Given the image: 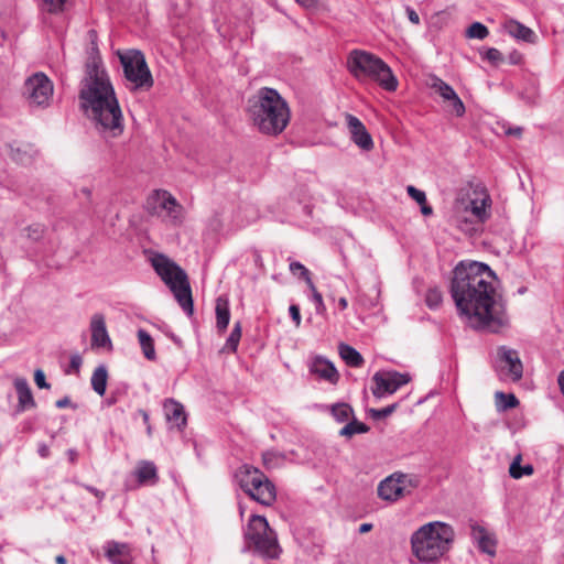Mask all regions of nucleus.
<instances>
[{
	"instance_id": "58",
	"label": "nucleus",
	"mask_w": 564,
	"mask_h": 564,
	"mask_svg": "<svg viewBox=\"0 0 564 564\" xmlns=\"http://www.w3.org/2000/svg\"><path fill=\"white\" fill-rule=\"evenodd\" d=\"M371 529H372V524H371V523H362V524L359 527V533H367V532H369Z\"/></svg>"
},
{
	"instance_id": "62",
	"label": "nucleus",
	"mask_w": 564,
	"mask_h": 564,
	"mask_svg": "<svg viewBox=\"0 0 564 564\" xmlns=\"http://www.w3.org/2000/svg\"><path fill=\"white\" fill-rule=\"evenodd\" d=\"M82 193H83L86 197H90V195H91L90 189H89V188H87V187L82 188Z\"/></svg>"
},
{
	"instance_id": "56",
	"label": "nucleus",
	"mask_w": 564,
	"mask_h": 564,
	"mask_svg": "<svg viewBox=\"0 0 564 564\" xmlns=\"http://www.w3.org/2000/svg\"><path fill=\"white\" fill-rule=\"evenodd\" d=\"M67 455H68L70 463H75L77 459V456H78L76 449H73V448L67 451Z\"/></svg>"
},
{
	"instance_id": "44",
	"label": "nucleus",
	"mask_w": 564,
	"mask_h": 564,
	"mask_svg": "<svg viewBox=\"0 0 564 564\" xmlns=\"http://www.w3.org/2000/svg\"><path fill=\"white\" fill-rule=\"evenodd\" d=\"M409 196L414 199L419 205L426 203V195L423 191L417 189L413 185L406 187Z\"/></svg>"
},
{
	"instance_id": "12",
	"label": "nucleus",
	"mask_w": 564,
	"mask_h": 564,
	"mask_svg": "<svg viewBox=\"0 0 564 564\" xmlns=\"http://www.w3.org/2000/svg\"><path fill=\"white\" fill-rule=\"evenodd\" d=\"M416 487V480L403 473H393L378 485V496L386 501L394 502Z\"/></svg>"
},
{
	"instance_id": "54",
	"label": "nucleus",
	"mask_w": 564,
	"mask_h": 564,
	"mask_svg": "<svg viewBox=\"0 0 564 564\" xmlns=\"http://www.w3.org/2000/svg\"><path fill=\"white\" fill-rule=\"evenodd\" d=\"M290 117H291L290 108H289L288 104L284 101V121H283L284 128H286V126L290 121Z\"/></svg>"
},
{
	"instance_id": "37",
	"label": "nucleus",
	"mask_w": 564,
	"mask_h": 564,
	"mask_svg": "<svg viewBox=\"0 0 564 564\" xmlns=\"http://www.w3.org/2000/svg\"><path fill=\"white\" fill-rule=\"evenodd\" d=\"M489 34L488 28L480 23V22H474L469 25V28L466 30V36L469 39H478L484 40Z\"/></svg>"
},
{
	"instance_id": "15",
	"label": "nucleus",
	"mask_w": 564,
	"mask_h": 564,
	"mask_svg": "<svg viewBox=\"0 0 564 564\" xmlns=\"http://www.w3.org/2000/svg\"><path fill=\"white\" fill-rule=\"evenodd\" d=\"M408 373H400L398 371H378L373 375L372 381L375 387L371 388L372 394L381 399L387 394L394 393L399 388L410 381Z\"/></svg>"
},
{
	"instance_id": "45",
	"label": "nucleus",
	"mask_w": 564,
	"mask_h": 564,
	"mask_svg": "<svg viewBox=\"0 0 564 564\" xmlns=\"http://www.w3.org/2000/svg\"><path fill=\"white\" fill-rule=\"evenodd\" d=\"M485 58L496 65L503 61L502 54L495 47H490L486 51Z\"/></svg>"
},
{
	"instance_id": "6",
	"label": "nucleus",
	"mask_w": 564,
	"mask_h": 564,
	"mask_svg": "<svg viewBox=\"0 0 564 564\" xmlns=\"http://www.w3.org/2000/svg\"><path fill=\"white\" fill-rule=\"evenodd\" d=\"M150 263L155 273L173 293L182 310L188 316H192L194 313V304L191 284L185 270L174 260L159 252H154L150 257Z\"/></svg>"
},
{
	"instance_id": "2",
	"label": "nucleus",
	"mask_w": 564,
	"mask_h": 564,
	"mask_svg": "<svg viewBox=\"0 0 564 564\" xmlns=\"http://www.w3.org/2000/svg\"><path fill=\"white\" fill-rule=\"evenodd\" d=\"M88 35L91 53L86 63V76L79 91L82 108L104 139L118 138L124 130L122 110L98 56L97 33L89 30Z\"/></svg>"
},
{
	"instance_id": "34",
	"label": "nucleus",
	"mask_w": 564,
	"mask_h": 564,
	"mask_svg": "<svg viewBox=\"0 0 564 564\" xmlns=\"http://www.w3.org/2000/svg\"><path fill=\"white\" fill-rule=\"evenodd\" d=\"M430 86L443 98L444 101H446L454 93H456L452 86L436 76L431 78Z\"/></svg>"
},
{
	"instance_id": "63",
	"label": "nucleus",
	"mask_w": 564,
	"mask_h": 564,
	"mask_svg": "<svg viewBox=\"0 0 564 564\" xmlns=\"http://www.w3.org/2000/svg\"><path fill=\"white\" fill-rule=\"evenodd\" d=\"M142 417H143L144 423L149 422V414L145 411H142Z\"/></svg>"
},
{
	"instance_id": "42",
	"label": "nucleus",
	"mask_w": 564,
	"mask_h": 564,
	"mask_svg": "<svg viewBox=\"0 0 564 564\" xmlns=\"http://www.w3.org/2000/svg\"><path fill=\"white\" fill-rule=\"evenodd\" d=\"M26 236L32 241H39L44 236L45 227L41 224H33L25 228Z\"/></svg>"
},
{
	"instance_id": "29",
	"label": "nucleus",
	"mask_w": 564,
	"mask_h": 564,
	"mask_svg": "<svg viewBox=\"0 0 564 564\" xmlns=\"http://www.w3.org/2000/svg\"><path fill=\"white\" fill-rule=\"evenodd\" d=\"M291 274L299 281L306 283L308 288H313V280L311 271L299 261H291L289 265Z\"/></svg>"
},
{
	"instance_id": "38",
	"label": "nucleus",
	"mask_w": 564,
	"mask_h": 564,
	"mask_svg": "<svg viewBox=\"0 0 564 564\" xmlns=\"http://www.w3.org/2000/svg\"><path fill=\"white\" fill-rule=\"evenodd\" d=\"M241 338V324L240 322L235 323L234 328L227 338L225 349L235 352Z\"/></svg>"
},
{
	"instance_id": "19",
	"label": "nucleus",
	"mask_w": 564,
	"mask_h": 564,
	"mask_svg": "<svg viewBox=\"0 0 564 564\" xmlns=\"http://www.w3.org/2000/svg\"><path fill=\"white\" fill-rule=\"evenodd\" d=\"M105 555L112 564H130L131 550L127 543L109 541L105 545Z\"/></svg>"
},
{
	"instance_id": "51",
	"label": "nucleus",
	"mask_w": 564,
	"mask_h": 564,
	"mask_svg": "<svg viewBox=\"0 0 564 564\" xmlns=\"http://www.w3.org/2000/svg\"><path fill=\"white\" fill-rule=\"evenodd\" d=\"M300 6L306 9L316 8L318 4V0H295Z\"/></svg>"
},
{
	"instance_id": "52",
	"label": "nucleus",
	"mask_w": 564,
	"mask_h": 564,
	"mask_svg": "<svg viewBox=\"0 0 564 564\" xmlns=\"http://www.w3.org/2000/svg\"><path fill=\"white\" fill-rule=\"evenodd\" d=\"M55 405L58 409L66 408V406L70 405V399L68 397H64V398L57 400Z\"/></svg>"
},
{
	"instance_id": "24",
	"label": "nucleus",
	"mask_w": 564,
	"mask_h": 564,
	"mask_svg": "<svg viewBox=\"0 0 564 564\" xmlns=\"http://www.w3.org/2000/svg\"><path fill=\"white\" fill-rule=\"evenodd\" d=\"M134 475L139 485H155L159 481L156 466L153 462L141 460L138 463Z\"/></svg>"
},
{
	"instance_id": "50",
	"label": "nucleus",
	"mask_w": 564,
	"mask_h": 564,
	"mask_svg": "<svg viewBox=\"0 0 564 564\" xmlns=\"http://www.w3.org/2000/svg\"><path fill=\"white\" fill-rule=\"evenodd\" d=\"M83 487L93 494L96 498H98L99 501H101L105 498V492L97 489L96 487L89 486V485H83Z\"/></svg>"
},
{
	"instance_id": "4",
	"label": "nucleus",
	"mask_w": 564,
	"mask_h": 564,
	"mask_svg": "<svg viewBox=\"0 0 564 564\" xmlns=\"http://www.w3.org/2000/svg\"><path fill=\"white\" fill-rule=\"evenodd\" d=\"M455 531L452 525L434 521L420 527L411 535L413 555L422 563H434L452 547Z\"/></svg>"
},
{
	"instance_id": "47",
	"label": "nucleus",
	"mask_w": 564,
	"mask_h": 564,
	"mask_svg": "<svg viewBox=\"0 0 564 564\" xmlns=\"http://www.w3.org/2000/svg\"><path fill=\"white\" fill-rule=\"evenodd\" d=\"M289 313H290L292 321L295 324V327H299L301 325V321H302L300 307L296 304H292L289 307Z\"/></svg>"
},
{
	"instance_id": "26",
	"label": "nucleus",
	"mask_w": 564,
	"mask_h": 564,
	"mask_svg": "<svg viewBox=\"0 0 564 564\" xmlns=\"http://www.w3.org/2000/svg\"><path fill=\"white\" fill-rule=\"evenodd\" d=\"M216 327L218 332L224 333L230 321L229 302L225 297H218L216 300Z\"/></svg>"
},
{
	"instance_id": "28",
	"label": "nucleus",
	"mask_w": 564,
	"mask_h": 564,
	"mask_svg": "<svg viewBox=\"0 0 564 564\" xmlns=\"http://www.w3.org/2000/svg\"><path fill=\"white\" fill-rule=\"evenodd\" d=\"M107 380H108V371H107L106 366H104V365L98 366L93 372L90 383H91L93 390L100 397H102L106 392Z\"/></svg>"
},
{
	"instance_id": "11",
	"label": "nucleus",
	"mask_w": 564,
	"mask_h": 564,
	"mask_svg": "<svg viewBox=\"0 0 564 564\" xmlns=\"http://www.w3.org/2000/svg\"><path fill=\"white\" fill-rule=\"evenodd\" d=\"M53 83L42 72L28 77L23 85V97L31 107H47L53 96Z\"/></svg>"
},
{
	"instance_id": "7",
	"label": "nucleus",
	"mask_w": 564,
	"mask_h": 564,
	"mask_svg": "<svg viewBox=\"0 0 564 564\" xmlns=\"http://www.w3.org/2000/svg\"><path fill=\"white\" fill-rule=\"evenodd\" d=\"M347 66L351 75L360 82L369 78L387 91H395L398 88V79L391 68L380 57L369 52L351 51L347 58Z\"/></svg>"
},
{
	"instance_id": "20",
	"label": "nucleus",
	"mask_w": 564,
	"mask_h": 564,
	"mask_svg": "<svg viewBox=\"0 0 564 564\" xmlns=\"http://www.w3.org/2000/svg\"><path fill=\"white\" fill-rule=\"evenodd\" d=\"M470 535L473 540L477 543L478 549L488 555H495L496 553V540L492 534H490L484 527L478 523H473L470 525Z\"/></svg>"
},
{
	"instance_id": "46",
	"label": "nucleus",
	"mask_w": 564,
	"mask_h": 564,
	"mask_svg": "<svg viewBox=\"0 0 564 564\" xmlns=\"http://www.w3.org/2000/svg\"><path fill=\"white\" fill-rule=\"evenodd\" d=\"M34 381L40 389H50L51 384L46 382L43 370L36 369L34 372Z\"/></svg>"
},
{
	"instance_id": "57",
	"label": "nucleus",
	"mask_w": 564,
	"mask_h": 564,
	"mask_svg": "<svg viewBox=\"0 0 564 564\" xmlns=\"http://www.w3.org/2000/svg\"><path fill=\"white\" fill-rule=\"evenodd\" d=\"M507 133L511 134V135L520 137L522 133V128H520V127L511 128L507 131Z\"/></svg>"
},
{
	"instance_id": "48",
	"label": "nucleus",
	"mask_w": 564,
	"mask_h": 564,
	"mask_svg": "<svg viewBox=\"0 0 564 564\" xmlns=\"http://www.w3.org/2000/svg\"><path fill=\"white\" fill-rule=\"evenodd\" d=\"M82 362H83L82 357L78 354L73 355L69 360V368L72 370L78 372V370L82 366Z\"/></svg>"
},
{
	"instance_id": "60",
	"label": "nucleus",
	"mask_w": 564,
	"mask_h": 564,
	"mask_svg": "<svg viewBox=\"0 0 564 564\" xmlns=\"http://www.w3.org/2000/svg\"><path fill=\"white\" fill-rule=\"evenodd\" d=\"M338 306H339V308H340L341 311L346 310V308H347V306H348V301H347V299H346V297H340V299L338 300Z\"/></svg>"
},
{
	"instance_id": "40",
	"label": "nucleus",
	"mask_w": 564,
	"mask_h": 564,
	"mask_svg": "<svg viewBox=\"0 0 564 564\" xmlns=\"http://www.w3.org/2000/svg\"><path fill=\"white\" fill-rule=\"evenodd\" d=\"M443 301L442 292L437 288L429 289L425 295V303L431 310H436Z\"/></svg>"
},
{
	"instance_id": "27",
	"label": "nucleus",
	"mask_w": 564,
	"mask_h": 564,
	"mask_svg": "<svg viewBox=\"0 0 564 564\" xmlns=\"http://www.w3.org/2000/svg\"><path fill=\"white\" fill-rule=\"evenodd\" d=\"M339 355L343 360L350 367H361L364 358L358 350L348 344L340 343L338 346Z\"/></svg>"
},
{
	"instance_id": "39",
	"label": "nucleus",
	"mask_w": 564,
	"mask_h": 564,
	"mask_svg": "<svg viewBox=\"0 0 564 564\" xmlns=\"http://www.w3.org/2000/svg\"><path fill=\"white\" fill-rule=\"evenodd\" d=\"M447 107L451 109V112H453L457 117H463L466 109L465 105L459 98V96L454 93L447 100Z\"/></svg>"
},
{
	"instance_id": "17",
	"label": "nucleus",
	"mask_w": 564,
	"mask_h": 564,
	"mask_svg": "<svg viewBox=\"0 0 564 564\" xmlns=\"http://www.w3.org/2000/svg\"><path fill=\"white\" fill-rule=\"evenodd\" d=\"M346 120L352 142L360 149L370 151L373 148V141L364 123L357 117L349 113L346 116Z\"/></svg>"
},
{
	"instance_id": "8",
	"label": "nucleus",
	"mask_w": 564,
	"mask_h": 564,
	"mask_svg": "<svg viewBox=\"0 0 564 564\" xmlns=\"http://www.w3.org/2000/svg\"><path fill=\"white\" fill-rule=\"evenodd\" d=\"M243 551H252L263 558H278L280 545L278 534L269 527L264 517L252 514L243 531Z\"/></svg>"
},
{
	"instance_id": "23",
	"label": "nucleus",
	"mask_w": 564,
	"mask_h": 564,
	"mask_svg": "<svg viewBox=\"0 0 564 564\" xmlns=\"http://www.w3.org/2000/svg\"><path fill=\"white\" fill-rule=\"evenodd\" d=\"M311 372L330 383H336L339 379V375L335 366L323 357H316L313 360L311 365Z\"/></svg>"
},
{
	"instance_id": "1",
	"label": "nucleus",
	"mask_w": 564,
	"mask_h": 564,
	"mask_svg": "<svg viewBox=\"0 0 564 564\" xmlns=\"http://www.w3.org/2000/svg\"><path fill=\"white\" fill-rule=\"evenodd\" d=\"M498 278L491 268L477 261H460L452 271L449 293L459 316L478 330L499 333L509 325Z\"/></svg>"
},
{
	"instance_id": "5",
	"label": "nucleus",
	"mask_w": 564,
	"mask_h": 564,
	"mask_svg": "<svg viewBox=\"0 0 564 564\" xmlns=\"http://www.w3.org/2000/svg\"><path fill=\"white\" fill-rule=\"evenodd\" d=\"M247 116L261 133L276 135L282 132V97L278 90L260 88L247 102Z\"/></svg>"
},
{
	"instance_id": "41",
	"label": "nucleus",
	"mask_w": 564,
	"mask_h": 564,
	"mask_svg": "<svg viewBox=\"0 0 564 564\" xmlns=\"http://www.w3.org/2000/svg\"><path fill=\"white\" fill-rule=\"evenodd\" d=\"M312 292L311 300L315 304V311L317 314L323 315L326 312V306L323 301L322 294L317 291L315 284H313V288H308Z\"/></svg>"
},
{
	"instance_id": "3",
	"label": "nucleus",
	"mask_w": 564,
	"mask_h": 564,
	"mask_svg": "<svg viewBox=\"0 0 564 564\" xmlns=\"http://www.w3.org/2000/svg\"><path fill=\"white\" fill-rule=\"evenodd\" d=\"M88 35L91 53L86 63V76L79 91L82 108L104 139L118 138L124 130L122 110L98 56L97 33L89 30Z\"/></svg>"
},
{
	"instance_id": "36",
	"label": "nucleus",
	"mask_w": 564,
	"mask_h": 564,
	"mask_svg": "<svg viewBox=\"0 0 564 564\" xmlns=\"http://www.w3.org/2000/svg\"><path fill=\"white\" fill-rule=\"evenodd\" d=\"M68 1L69 0H39V7L42 11L55 14L63 12Z\"/></svg>"
},
{
	"instance_id": "53",
	"label": "nucleus",
	"mask_w": 564,
	"mask_h": 564,
	"mask_svg": "<svg viewBox=\"0 0 564 564\" xmlns=\"http://www.w3.org/2000/svg\"><path fill=\"white\" fill-rule=\"evenodd\" d=\"M420 206H421V213L424 216H431L433 214V208L430 205H427L426 203H423Z\"/></svg>"
},
{
	"instance_id": "25",
	"label": "nucleus",
	"mask_w": 564,
	"mask_h": 564,
	"mask_svg": "<svg viewBox=\"0 0 564 564\" xmlns=\"http://www.w3.org/2000/svg\"><path fill=\"white\" fill-rule=\"evenodd\" d=\"M505 29L509 35L517 40H521L527 43H534L536 40L535 33L530 28L516 20H509L506 22Z\"/></svg>"
},
{
	"instance_id": "55",
	"label": "nucleus",
	"mask_w": 564,
	"mask_h": 564,
	"mask_svg": "<svg viewBox=\"0 0 564 564\" xmlns=\"http://www.w3.org/2000/svg\"><path fill=\"white\" fill-rule=\"evenodd\" d=\"M39 454L42 456V457H47L48 454H50V449L48 447L45 445V444H42L40 447H39Z\"/></svg>"
},
{
	"instance_id": "22",
	"label": "nucleus",
	"mask_w": 564,
	"mask_h": 564,
	"mask_svg": "<svg viewBox=\"0 0 564 564\" xmlns=\"http://www.w3.org/2000/svg\"><path fill=\"white\" fill-rule=\"evenodd\" d=\"M14 388L18 394L17 412L20 413L36 406L31 388L25 378H17L14 380Z\"/></svg>"
},
{
	"instance_id": "61",
	"label": "nucleus",
	"mask_w": 564,
	"mask_h": 564,
	"mask_svg": "<svg viewBox=\"0 0 564 564\" xmlns=\"http://www.w3.org/2000/svg\"><path fill=\"white\" fill-rule=\"evenodd\" d=\"M55 562H56V564H66L67 560H66V557L64 555H57L55 557Z\"/></svg>"
},
{
	"instance_id": "64",
	"label": "nucleus",
	"mask_w": 564,
	"mask_h": 564,
	"mask_svg": "<svg viewBox=\"0 0 564 564\" xmlns=\"http://www.w3.org/2000/svg\"><path fill=\"white\" fill-rule=\"evenodd\" d=\"M107 402H108V404H110V405H111V404H115V403L117 402V400H116V398H115V397H112V395H111V397L108 399V401H107Z\"/></svg>"
},
{
	"instance_id": "10",
	"label": "nucleus",
	"mask_w": 564,
	"mask_h": 564,
	"mask_svg": "<svg viewBox=\"0 0 564 564\" xmlns=\"http://www.w3.org/2000/svg\"><path fill=\"white\" fill-rule=\"evenodd\" d=\"M241 490L252 500L270 506L275 499V488L269 478L258 468L242 465L235 474Z\"/></svg>"
},
{
	"instance_id": "30",
	"label": "nucleus",
	"mask_w": 564,
	"mask_h": 564,
	"mask_svg": "<svg viewBox=\"0 0 564 564\" xmlns=\"http://www.w3.org/2000/svg\"><path fill=\"white\" fill-rule=\"evenodd\" d=\"M138 339H139V344L142 348L144 357L149 360H154L155 359V349H154V345H153V339L150 336V334L147 330L141 328L138 330Z\"/></svg>"
},
{
	"instance_id": "33",
	"label": "nucleus",
	"mask_w": 564,
	"mask_h": 564,
	"mask_svg": "<svg viewBox=\"0 0 564 564\" xmlns=\"http://www.w3.org/2000/svg\"><path fill=\"white\" fill-rule=\"evenodd\" d=\"M332 415L334 419L339 422H349L350 417H354V410L347 403H336L333 404L330 408Z\"/></svg>"
},
{
	"instance_id": "59",
	"label": "nucleus",
	"mask_w": 564,
	"mask_h": 564,
	"mask_svg": "<svg viewBox=\"0 0 564 564\" xmlns=\"http://www.w3.org/2000/svg\"><path fill=\"white\" fill-rule=\"evenodd\" d=\"M557 381H558L561 392L564 395V370L560 372Z\"/></svg>"
},
{
	"instance_id": "49",
	"label": "nucleus",
	"mask_w": 564,
	"mask_h": 564,
	"mask_svg": "<svg viewBox=\"0 0 564 564\" xmlns=\"http://www.w3.org/2000/svg\"><path fill=\"white\" fill-rule=\"evenodd\" d=\"M405 12H406L408 19L413 24H419L420 23V17H419V14L415 12V10L413 8L406 7Z\"/></svg>"
},
{
	"instance_id": "18",
	"label": "nucleus",
	"mask_w": 564,
	"mask_h": 564,
	"mask_svg": "<svg viewBox=\"0 0 564 564\" xmlns=\"http://www.w3.org/2000/svg\"><path fill=\"white\" fill-rule=\"evenodd\" d=\"M91 346L101 348L111 346V340L107 332L105 316L100 313L94 314L90 321Z\"/></svg>"
},
{
	"instance_id": "21",
	"label": "nucleus",
	"mask_w": 564,
	"mask_h": 564,
	"mask_svg": "<svg viewBox=\"0 0 564 564\" xmlns=\"http://www.w3.org/2000/svg\"><path fill=\"white\" fill-rule=\"evenodd\" d=\"M163 406L167 422L177 430H183L186 426L184 406L173 399L166 400Z\"/></svg>"
},
{
	"instance_id": "9",
	"label": "nucleus",
	"mask_w": 564,
	"mask_h": 564,
	"mask_svg": "<svg viewBox=\"0 0 564 564\" xmlns=\"http://www.w3.org/2000/svg\"><path fill=\"white\" fill-rule=\"evenodd\" d=\"M118 56L127 88L130 91H149L154 85V79L144 54L139 50H127L118 52Z\"/></svg>"
},
{
	"instance_id": "14",
	"label": "nucleus",
	"mask_w": 564,
	"mask_h": 564,
	"mask_svg": "<svg viewBox=\"0 0 564 564\" xmlns=\"http://www.w3.org/2000/svg\"><path fill=\"white\" fill-rule=\"evenodd\" d=\"M147 204L152 214L164 215L174 224L182 221L183 207L167 191H155Z\"/></svg>"
},
{
	"instance_id": "32",
	"label": "nucleus",
	"mask_w": 564,
	"mask_h": 564,
	"mask_svg": "<svg viewBox=\"0 0 564 564\" xmlns=\"http://www.w3.org/2000/svg\"><path fill=\"white\" fill-rule=\"evenodd\" d=\"M370 430V427L359 422L355 416L351 421H349L344 427L340 429L339 435L350 438L355 434H364L367 433Z\"/></svg>"
},
{
	"instance_id": "43",
	"label": "nucleus",
	"mask_w": 564,
	"mask_h": 564,
	"mask_svg": "<svg viewBox=\"0 0 564 564\" xmlns=\"http://www.w3.org/2000/svg\"><path fill=\"white\" fill-rule=\"evenodd\" d=\"M398 408V403L390 404L382 409H370L369 413L372 419L381 420L391 415Z\"/></svg>"
},
{
	"instance_id": "13",
	"label": "nucleus",
	"mask_w": 564,
	"mask_h": 564,
	"mask_svg": "<svg viewBox=\"0 0 564 564\" xmlns=\"http://www.w3.org/2000/svg\"><path fill=\"white\" fill-rule=\"evenodd\" d=\"M490 203L491 200L488 195L471 199L464 207V213L469 216L460 214L455 216L457 226L466 232L474 230V224H482L489 218L490 214L488 208L490 207Z\"/></svg>"
},
{
	"instance_id": "31",
	"label": "nucleus",
	"mask_w": 564,
	"mask_h": 564,
	"mask_svg": "<svg viewBox=\"0 0 564 564\" xmlns=\"http://www.w3.org/2000/svg\"><path fill=\"white\" fill-rule=\"evenodd\" d=\"M495 399L496 408L499 412L506 411L508 409H513L519 404V400L516 398L513 393H505L502 391H497L495 393Z\"/></svg>"
},
{
	"instance_id": "35",
	"label": "nucleus",
	"mask_w": 564,
	"mask_h": 564,
	"mask_svg": "<svg viewBox=\"0 0 564 564\" xmlns=\"http://www.w3.org/2000/svg\"><path fill=\"white\" fill-rule=\"evenodd\" d=\"M521 456H517L509 467V474L512 478L519 479L522 476H530L533 474L532 465L521 466Z\"/></svg>"
},
{
	"instance_id": "16",
	"label": "nucleus",
	"mask_w": 564,
	"mask_h": 564,
	"mask_svg": "<svg viewBox=\"0 0 564 564\" xmlns=\"http://www.w3.org/2000/svg\"><path fill=\"white\" fill-rule=\"evenodd\" d=\"M497 361L501 369H508L507 375L512 381H519L523 376V365L516 349L507 346H499L497 348Z\"/></svg>"
}]
</instances>
